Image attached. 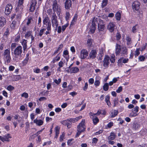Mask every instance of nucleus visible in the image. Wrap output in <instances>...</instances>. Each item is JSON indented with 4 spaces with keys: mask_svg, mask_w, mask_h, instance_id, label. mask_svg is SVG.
<instances>
[{
    "mask_svg": "<svg viewBox=\"0 0 147 147\" xmlns=\"http://www.w3.org/2000/svg\"><path fill=\"white\" fill-rule=\"evenodd\" d=\"M22 51V47L21 46H19L16 47L13 52L15 56L13 58V60L16 61H18L19 60V57L21 56Z\"/></svg>",
    "mask_w": 147,
    "mask_h": 147,
    "instance_id": "1",
    "label": "nucleus"
},
{
    "mask_svg": "<svg viewBox=\"0 0 147 147\" xmlns=\"http://www.w3.org/2000/svg\"><path fill=\"white\" fill-rule=\"evenodd\" d=\"M85 121L82 120L79 123L77 127V132L76 135V137H78L84 131L86 127L84 125Z\"/></svg>",
    "mask_w": 147,
    "mask_h": 147,
    "instance_id": "2",
    "label": "nucleus"
},
{
    "mask_svg": "<svg viewBox=\"0 0 147 147\" xmlns=\"http://www.w3.org/2000/svg\"><path fill=\"white\" fill-rule=\"evenodd\" d=\"M10 53V49H8L4 50L3 54V59L7 63H9L11 61Z\"/></svg>",
    "mask_w": 147,
    "mask_h": 147,
    "instance_id": "3",
    "label": "nucleus"
},
{
    "mask_svg": "<svg viewBox=\"0 0 147 147\" xmlns=\"http://www.w3.org/2000/svg\"><path fill=\"white\" fill-rule=\"evenodd\" d=\"M52 9L53 11L59 13L61 11L60 6L57 3V1L55 0L53 1Z\"/></svg>",
    "mask_w": 147,
    "mask_h": 147,
    "instance_id": "4",
    "label": "nucleus"
},
{
    "mask_svg": "<svg viewBox=\"0 0 147 147\" xmlns=\"http://www.w3.org/2000/svg\"><path fill=\"white\" fill-rule=\"evenodd\" d=\"M43 27H50L51 26L50 20L49 18L46 16L44 18L43 20Z\"/></svg>",
    "mask_w": 147,
    "mask_h": 147,
    "instance_id": "5",
    "label": "nucleus"
},
{
    "mask_svg": "<svg viewBox=\"0 0 147 147\" xmlns=\"http://www.w3.org/2000/svg\"><path fill=\"white\" fill-rule=\"evenodd\" d=\"M105 23L102 20L99 19V22L98 25V30L99 31H103L105 29Z\"/></svg>",
    "mask_w": 147,
    "mask_h": 147,
    "instance_id": "6",
    "label": "nucleus"
},
{
    "mask_svg": "<svg viewBox=\"0 0 147 147\" xmlns=\"http://www.w3.org/2000/svg\"><path fill=\"white\" fill-rule=\"evenodd\" d=\"M57 17L55 14L53 13L51 21L52 25L54 27H57L58 25V22L57 21Z\"/></svg>",
    "mask_w": 147,
    "mask_h": 147,
    "instance_id": "7",
    "label": "nucleus"
},
{
    "mask_svg": "<svg viewBox=\"0 0 147 147\" xmlns=\"http://www.w3.org/2000/svg\"><path fill=\"white\" fill-rule=\"evenodd\" d=\"M115 137V134L113 132L111 133L110 135L108 137L109 143L111 145H113L115 143V142L112 140H114Z\"/></svg>",
    "mask_w": 147,
    "mask_h": 147,
    "instance_id": "8",
    "label": "nucleus"
},
{
    "mask_svg": "<svg viewBox=\"0 0 147 147\" xmlns=\"http://www.w3.org/2000/svg\"><path fill=\"white\" fill-rule=\"evenodd\" d=\"M116 26L115 23L112 22H110L107 25V28L111 32H112L114 31Z\"/></svg>",
    "mask_w": 147,
    "mask_h": 147,
    "instance_id": "9",
    "label": "nucleus"
},
{
    "mask_svg": "<svg viewBox=\"0 0 147 147\" xmlns=\"http://www.w3.org/2000/svg\"><path fill=\"white\" fill-rule=\"evenodd\" d=\"M12 9V6L11 4H7L5 7V13L7 15H9L11 12Z\"/></svg>",
    "mask_w": 147,
    "mask_h": 147,
    "instance_id": "10",
    "label": "nucleus"
},
{
    "mask_svg": "<svg viewBox=\"0 0 147 147\" xmlns=\"http://www.w3.org/2000/svg\"><path fill=\"white\" fill-rule=\"evenodd\" d=\"M88 53L87 51L85 49H82L81 51L80 58L82 59H85L88 55Z\"/></svg>",
    "mask_w": 147,
    "mask_h": 147,
    "instance_id": "11",
    "label": "nucleus"
},
{
    "mask_svg": "<svg viewBox=\"0 0 147 147\" xmlns=\"http://www.w3.org/2000/svg\"><path fill=\"white\" fill-rule=\"evenodd\" d=\"M37 3L36 0H32L30 2V11L32 12L34 11L35 9V6Z\"/></svg>",
    "mask_w": 147,
    "mask_h": 147,
    "instance_id": "12",
    "label": "nucleus"
},
{
    "mask_svg": "<svg viewBox=\"0 0 147 147\" xmlns=\"http://www.w3.org/2000/svg\"><path fill=\"white\" fill-rule=\"evenodd\" d=\"M140 3L137 1L134 2L132 4V8L134 11H137L140 8Z\"/></svg>",
    "mask_w": 147,
    "mask_h": 147,
    "instance_id": "13",
    "label": "nucleus"
},
{
    "mask_svg": "<svg viewBox=\"0 0 147 147\" xmlns=\"http://www.w3.org/2000/svg\"><path fill=\"white\" fill-rule=\"evenodd\" d=\"M97 54V53L96 50H92L89 54V57L90 59H94L96 57Z\"/></svg>",
    "mask_w": 147,
    "mask_h": 147,
    "instance_id": "14",
    "label": "nucleus"
},
{
    "mask_svg": "<svg viewBox=\"0 0 147 147\" xmlns=\"http://www.w3.org/2000/svg\"><path fill=\"white\" fill-rule=\"evenodd\" d=\"M110 57L108 56H105L103 61V66L104 67H108L109 63Z\"/></svg>",
    "mask_w": 147,
    "mask_h": 147,
    "instance_id": "15",
    "label": "nucleus"
},
{
    "mask_svg": "<svg viewBox=\"0 0 147 147\" xmlns=\"http://www.w3.org/2000/svg\"><path fill=\"white\" fill-rule=\"evenodd\" d=\"M121 46L117 44L115 46V54L116 56L119 55L121 54Z\"/></svg>",
    "mask_w": 147,
    "mask_h": 147,
    "instance_id": "16",
    "label": "nucleus"
},
{
    "mask_svg": "<svg viewBox=\"0 0 147 147\" xmlns=\"http://www.w3.org/2000/svg\"><path fill=\"white\" fill-rule=\"evenodd\" d=\"M141 125L138 122H135L133 123L132 125V128L134 130H137L140 128Z\"/></svg>",
    "mask_w": 147,
    "mask_h": 147,
    "instance_id": "17",
    "label": "nucleus"
},
{
    "mask_svg": "<svg viewBox=\"0 0 147 147\" xmlns=\"http://www.w3.org/2000/svg\"><path fill=\"white\" fill-rule=\"evenodd\" d=\"M24 0H19L18 2V6L16 8V10H17V9L19 10L20 11H22L23 8L22 4L23 3Z\"/></svg>",
    "mask_w": 147,
    "mask_h": 147,
    "instance_id": "18",
    "label": "nucleus"
},
{
    "mask_svg": "<svg viewBox=\"0 0 147 147\" xmlns=\"http://www.w3.org/2000/svg\"><path fill=\"white\" fill-rule=\"evenodd\" d=\"M33 122L36 124L37 125L40 126L43 125V121L40 119H36L33 121Z\"/></svg>",
    "mask_w": 147,
    "mask_h": 147,
    "instance_id": "19",
    "label": "nucleus"
},
{
    "mask_svg": "<svg viewBox=\"0 0 147 147\" xmlns=\"http://www.w3.org/2000/svg\"><path fill=\"white\" fill-rule=\"evenodd\" d=\"M6 19L4 17H0V27H3L6 24Z\"/></svg>",
    "mask_w": 147,
    "mask_h": 147,
    "instance_id": "20",
    "label": "nucleus"
},
{
    "mask_svg": "<svg viewBox=\"0 0 147 147\" xmlns=\"http://www.w3.org/2000/svg\"><path fill=\"white\" fill-rule=\"evenodd\" d=\"M21 43L23 46V50L25 51L27 48V40L24 39H22Z\"/></svg>",
    "mask_w": 147,
    "mask_h": 147,
    "instance_id": "21",
    "label": "nucleus"
},
{
    "mask_svg": "<svg viewBox=\"0 0 147 147\" xmlns=\"http://www.w3.org/2000/svg\"><path fill=\"white\" fill-rule=\"evenodd\" d=\"M71 6V2L70 0H67L65 3V8L66 9H69Z\"/></svg>",
    "mask_w": 147,
    "mask_h": 147,
    "instance_id": "22",
    "label": "nucleus"
},
{
    "mask_svg": "<svg viewBox=\"0 0 147 147\" xmlns=\"http://www.w3.org/2000/svg\"><path fill=\"white\" fill-rule=\"evenodd\" d=\"M99 19H100L97 18L96 17H94L92 21V26L96 27V23H98V21L99 22Z\"/></svg>",
    "mask_w": 147,
    "mask_h": 147,
    "instance_id": "23",
    "label": "nucleus"
},
{
    "mask_svg": "<svg viewBox=\"0 0 147 147\" xmlns=\"http://www.w3.org/2000/svg\"><path fill=\"white\" fill-rule=\"evenodd\" d=\"M118 113V111L115 110H112L110 114L111 117H114L117 115Z\"/></svg>",
    "mask_w": 147,
    "mask_h": 147,
    "instance_id": "24",
    "label": "nucleus"
},
{
    "mask_svg": "<svg viewBox=\"0 0 147 147\" xmlns=\"http://www.w3.org/2000/svg\"><path fill=\"white\" fill-rule=\"evenodd\" d=\"M127 51L126 48L123 46H121V54L123 55H127Z\"/></svg>",
    "mask_w": 147,
    "mask_h": 147,
    "instance_id": "25",
    "label": "nucleus"
},
{
    "mask_svg": "<svg viewBox=\"0 0 147 147\" xmlns=\"http://www.w3.org/2000/svg\"><path fill=\"white\" fill-rule=\"evenodd\" d=\"M11 137L10 136V135L9 134H7V135L3 137V139L2 141L4 142V141L9 142V139L11 138Z\"/></svg>",
    "mask_w": 147,
    "mask_h": 147,
    "instance_id": "26",
    "label": "nucleus"
},
{
    "mask_svg": "<svg viewBox=\"0 0 147 147\" xmlns=\"http://www.w3.org/2000/svg\"><path fill=\"white\" fill-rule=\"evenodd\" d=\"M70 70L71 73H76L79 71V69L77 67H72L70 68Z\"/></svg>",
    "mask_w": 147,
    "mask_h": 147,
    "instance_id": "27",
    "label": "nucleus"
},
{
    "mask_svg": "<svg viewBox=\"0 0 147 147\" xmlns=\"http://www.w3.org/2000/svg\"><path fill=\"white\" fill-rule=\"evenodd\" d=\"M17 22L15 21H13L10 25V27L11 29H14L16 27Z\"/></svg>",
    "mask_w": 147,
    "mask_h": 147,
    "instance_id": "28",
    "label": "nucleus"
},
{
    "mask_svg": "<svg viewBox=\"0 0 147 147\" xmlns=\"http://www.w3.org/2000/svg\"><path fill=\"white\" fill-rule=\"evenodd\" d=\"M121 13L120 12H118L115 14V17L116 19L117 20H119L121 18Z\"/></svg>",
    "mask_w": 147,
    "mask_h": 147,
    "instance_id": "29",
    "label": "nucleus"
},
{
    "mask_svg": "<svg viewBox=\"0 0 147 147\" xmlns=\"http://www.w3.org/2000/svg\"><path fill=\"white\" fill-rule=\"evenodd\" d=\"M103 90L105 91H107L109 89V84L108 83H105L103 86Z\"/></svg>",
    "mask_w": 147,
    "mask_h": 147,
    "instance_id": "30",
    "label": "nucleus"
},
{
    "mask_svg": "<svg viewBox=\"0 0 147 147\" xmlns=\"http://www.w3.org/2000/svg\"><path fill=\"white\" fill-rule=\"evenodd\" d=\"M147 133V129H142L140 131V134L142 136H143Z\"/></svg>",
    "mask_w": 147,
    "mask_h": 147,
    "instance_id": "31",
    "label": "nucleus"
},
{
    "mask_svg": "<svg viewBox=\"0 0 147 147\" xmlns=\"http://www.w3.org/2000/svg\"><path fill=\"white\" fill-rule=\"evenodd\" d=\"M46 30V29L45 28H43L41 29L39 32L38 36H41L42 35L44 32Z\"/></svg>",
    "mask_w": 147,
    "mask_h": 147,
    "instance_id": "32",
    "label": "nucleus"
},
{
    "mask_svg": "<svg viewBox=\"0 0 147 147\" xmlns=\"http://www.w3.org/2000/svg\"><path fill=\"white\" fill-rule=\"evenodd\" d=\"M47 30L46 31L45 34L46 35L50 34L51 32V28L50 27H47L46 28Z\"/></svg>",
    "mask_w": 147,
    "mask_h": 147,
    "instance_id": "33",
    "label": "nucleus"
},
{
    "mask_svg": "<svg viewBox=\"0 0 147 147\" xmlns=\"http://www.w3.org/2000/svg\"><path fill=\"white\" fill-rule=\"evenodd\" d=\"M132 112H131L129 114L130 116L131 117H136L138 115V114L135 112H134L133 109L131 110Z\"/></svg>",
    "mask_w": 147,
    "mask_h": 147,
    "instance_id": "34",
    "label": "nucleus"
},
{
    "mask_svg": "<svg viewBox=\"0 0 147 147\" xmlns=\"http://www.w3.org/2000/svg\"><path fill=\"white\" fill-rule=\"evenodd\" d=\"M108 0H103L102 4V6L103 8L107 5V4Z\"/></svg>",
    "mask_w": 147,
    "mask_h": 147,
    "instance_id": "35",
    "label": "nucleus"
},
{
    "mask_svg": "<svg viewBox=\"0 0 147 147\" xmlns=\"http://www.w3.org/2000/svg\"><path fill=\"white\" fill-rule=\"evenodd\" d=\"M145 58L144 56L140 55L138 57V59L140 61H143L145 60Z\"/></svg>",
    "mask_w": 147,
    "mask_h": 147,
    "instance_id": "36",
    "label": "nucleus"
},
{
    "mask_svg": "<svg viewBox=\"0 0 147 147\" xmlns=\"http://www.w3.org/2000/svg\"><path fill=\"white\" fill-rule=\"evenodd\" d=\"M140 54V52H139V49H137L136 51H135V53L134 54L135 57H136L137 56L139 55Z\"/></svg>",
    "mask_w": 147,
    "mask_h": 147,
    "instance_id": "37",
    "label": "nucleus"
},
{
    "mask_svg": "<svg viewBox=\"0 0 147 147\" xmlns=\"http://www.w3.org/2000/svg\"><path fill=\"white\" fill-rule=\"evenodd\" d=\"M60 128L58 126H56L55 127V134H59V133Z\"/></svg>",
    "mask_w": 147,
    "mask_h": 147,
    "instance_id": "38",
    "label": "nucleus"
},
{
    "mask_svg": "<svg viewBox=\"0 0 147 147\" xmlns=\"http://www.w3.org/2000/svg\"><path fill=\"white\" fill-rule=\"evenodd\" d=\"M70 14L68 12H67L66 13V16H65L66 20L67 21L69 20L70 17Z\"/></svg>",
    "mask_w": 147,
    "mask_h": 147,
    "instance_id": "39",
    "label": "nucleus"
},
{
    "mask_svg": "<svg viewBox=\"0 0 147 147\" xmlns=\"http://www.w3.org/2000/svg\"><path fill=\"white\" fill-rule=\"evenodd\" d=\"M126 40L127 41V44L129 45L131 44V38L129 37H127L126 39Z\"/></svg>",
    "mask_w": 147,
    "mask_h": 147,
    "instance_id": "40",
    "label": "nucleus"
},
{
    "mask_svg": "<svg viewBox=\"0 0 147 147\" xmlns=\"http://www.w3.org/2000/svg\"><path fill=\"white\" fill-rule=\"evenodd\" d=\"M99 119L97 117H95L93 119V121L94 124H96L98 122Z\"/></svg>",
    "mask_w": 147,
    "mask_h": 147,
    "instance_id": "41",
    "label": "nucleus"
},
{
    "mask_svg": "<svg viewBox=\"0 0 147 147\" xmlns=\"http://www.w3.org/2000/svg\"><path fill=\"white\" fill-rule=\"evenodd\" d=\"M69 121L68 119L66 120H63L61 122V124L63 125H67V122Z\"/></svg>",
    "mask_w": 147,
    "mask_h": 147,
    "instance_id": "42",
    "label": "nucleus"
},
{
    "mask_svg": "<svg viewBox=\"0 0 147 147\" xmlns=\"http://www.w3.org/2000/svg\"><path fill=\"white\" fill-rule=\"evenodd\" d=\"M32 35L31 32H29L26 34L25 36L26 38H28L29 37H30Z\"/></svg>",
    "mask_w": 147,
    "mask_h": 147,
    "instance_id": "43",
    "label": "nucleus"
},
{
    "mask_svg": "<svg viewBox=\"0 0 147 147\" xmlns=\"http://www.w3.org/2000/svg\"><path fill=\"white\" fill-rule=\"evenodd\" d=\"M14 89V87L11 85H9L7 87V89L9 91H11L13 90Z\"/></svg>",
    "mask_w": 147,
    "mask_h": 147,
    "instance_id": "44",
    "label": "nucleus"
},
{
    "mask_svg": "<svg viewBox=\"0 0 147 147\" xmlns=\"http://www.w3.org/2000/svg\"><path fill=\"white\" fill-rule=\"evenodd\" d=\"M22 97H23L25 98H27L28 97V94L26 92H24L21 95Z\"/></svg>",
    "mask_w": 147,
    "mask_h": 147,
    "instance_id": "45",
    "label": "nucleus"
},
{
    "mask_svg": "<svg viewBox=\"0 0 147 147\" xmlns=\"http://www.w3.org/2000/svg\"><path fill=\"white\" fill-rule=\"evenodd\" d=\"M61 81V80L60 78H59L58 80L55 79L54 80V82L57 84H59Z\"/></svg>",
    "mask_w": 147,
    "mask_h": 147,
    "instance_id": "46",
    "label": "nucleus"
},
{
    "mask_svg": "<svg viewBox=\"0 0 147 147\" xmlns=\"http://www.w3.org/2000/svg\"><path fill=\"white\" fill-rule=\"evenodd\" d=\"M87 44L88 45L90 46L92 44V39L91 38L89 39L87 41Z\"/></svg>",
    "mask_w": 147,
    "mask_h": 147,
    "instance_id": "47",
    "label": "nucleus"
},
{
    "mask_svg": "<svg viewBox=\"0 0 147 147\" xmlns=\"http://www.w3.org/2000/svg\"><path fill=\"white\" fill-rule=\"evenodd\" d=\"M118 98H116L114 100V106H115L116 105H117L118 103Z\"/></svg>",
    "mask_w": 147,
    "mask_h": 147,
    "instance_id": "48",
    "label": "nucleus"
},
{
    "mask_svg": "<svg viewBox=\"0 0 147 147\" xmlns=\"http://www.w3.org/2000/svg\"><path fill=\"white\" fill-rule=\"evenodd\" d=\"M96 27H94V26H92V28L90 29V32L91 33H93L95 31V30L96 29Z\"/></svg>",
    "mask_w": 147,
    "mask_h": 147,
    "instance_id": "49",
    "label": "nucleus"
},
{
    "mask_svg": "<svg viewBox=\"0 0 147 147\" xmlns=\"http://www.w3.org/2000/svg\"><path fill=\"white\" fill-rule=\"evenodd\" d=\"M122 90V86H120L118 88V89L116 91L117 93H119L121 92Z\"/></svg>",
    "mask_w": 147,
    "mask_h": 147,
    "instance_id": "50",
    "label": "nucleus"
},
{
    "mask_svg": "<svg viewBox=\"0 0 147 147\" xmlns=\"http://www.w3.org/2000/svg\"><path fill=\"white\" fill-rule=\"evenodd\" d=\"M68 24H66L62 26V29L63 31H64L65 30L66 28L68 26Z\"/></svg>",
    "mask_w": 147,
    "mask_h": 147,
    "instance_id": "51",
    "label": "nucleus"
},
{
    "mask_svg": "<svg viewBox=\"0 0 147 147\" xmlns=\"http://www.w3.org/2000/svg\"><path fill=\"white\" fill-rule=\"evenodd\" d=\"M41 19L40 17H39L38 18V26L39 27H40L41 26Z\"/></svg>",
    "mask_w": 147,
    "mask_h": 147,
    "instance_id": "52",
    "label": "nucleus"
},
{
    "mask_svg": "<svg viewBox=\"0 0 147 147\" xmlns=\"http://www.w3.org/2000/svg\"><path fill=\"white\" fill-rule=\"evenodd\" d=\"M16 44L15 43H13L11 44V48L12 50L16 47Z\"/></svg>",
    "mask_w": 147,
    "mask_h": 147,
    "instance_id": "53",
    "label": "nucleus"
},
{
    "mask_svg": "<svg viewBox=\"0 0 147 147\" xmlns=\"http://www.w3.org/2000/svg\"><path fill=\"white\" fill-rule=\"evenodd\" d=\"M68 120H69V119H68ZM71 124L72 123H71L69 121L67 122L66 125L68 128H70L71 127Z\"/></svg>",
    "mask_w": 147,
    "mask_h": 147,
    "instance_id": "54",
    "label": "nucleus"
},
{
    "mask_svg": "<svg viewBox=\"0 0 147 147\" xmlns=\"http://www.w3.org/2000/svg\"><path fill=\"white\" fill-rule=\"evenodd\" d=\"M139 109V107L138 106H136L133 109L134 112L137 113Z\"/></svg>",
    "mask_w": 147,
    "mask_h": 147,
    "instance_id": "55",
    "label": "nucleus"
},
{
    "mask_svg": "<svg viewBox=\"0 0 147 147\" xmlns=\"http://www.w3.org/2000/svg\"><path fill=\"white\" fill-rule=\"evenodd\" d=\"M28 60L29 57H26L24 60L23 61V63L25 64H26L28 63Z\"/></svg>",
    "mask_w": 147,
    "mask_h": 147,
    "instance_id": "56",
    "label": "nucleus"
},
{
    "mask_svg": "<svg viewBox=\"0 0 147 147\" xmlns=\"http://www.w3.org/2000/svg\"><path fill=\"white\" fill-rule=\"evenodd\" d=\"M58 65L60 67H62L64 65V63L63 61H61L59 63Z\"/></svg>",
    "mask_w": 147,
    "mask_h": 147,
    "instance_id": "57",
    "label": "nucleus"
},
{
    "mask_svg": "<svg viewBox=\"0 0 147 147\" xmlns=\"http://www.w3.org/2000/svg\"><path fill=\"white\" fill-rule=\"evenodd\" d=\"M88 82L90 84H92L94 82V80L92 78H90L88 80Z\"/></svg>",
    "mask_w": 147,
    "mask_h": 147,
    "instance_id": "58",
    "label": "nucleus"
},
{
    "mask_svg": "<svg viewBox=\"0 0 147 147\" xmlns=\"http://www.w3.org/2000/svg\"><path fill=\"white\" fill-rule=\"evenodd\" d=\"M121 37V36L120 34L119 33H117L116 35V37L117 40H119L120 38Z\"/></svg>",
    "mask_w": 147,
    "mask_h": 147,
    "instance_id": "59",
    "label": "nucleus"
},
{
    "mask_svg": "<svg viewBox=\"0 0 147 147\" xmlns=\"http://www.w3.org/2000/svg\"><path fill=\"white\" fill-rule=\"evenodd\" d=\"M98 141V139L96 138H94L92 139V143L93 144H96L97 143Z\"/></svg>",
    "mask_w": 147,
    "mask_h": 147,
    "instance_id": "60",
    "label": "nucleus"
},
{
    "mask_svg": "<svg viewBox=\"0 0 147 147\" xmlns=\"http://www.w3.org/2000/svg\"><path fill=\"white\" fill-rule=\"evenodd\" d=\"M63 47V45L62 44H61L60 45H59V47L57 49V50L59 52L60 50H61V49Z\"/></svg>",
    "mask_w": 147,
    "mask_h": 147,
    "instance_id": "61",
    "label": "nucleus"
},
{
    "mask_svg": "<svg viewBox=\"0 0 147 147\" xmlns=\"http://www.w3.org/2000/svg\"><path fill=\"white\" fill-rule=\"evenodd\" d=\"M20 35H17L15 39V41L16 42H18L19 41V40L20 38Z\"/></svg>",
    "mask_w": 147,
    "mask_h": 147,
    "instance_id": "62",
    "label": "nucleus"
},
{
    "mask_svg": "<svg viewBox=\"0 0 147 147\" xmlns=\"http://www.w3.org/2000/svg\"><path fill=\"white\" fill-rule=\"evenodd\" d=\"M110 97L109 95H107L106 96L105 98V101L107 102L109 101Z\"/></svg>",
    "mask_w": 147,
    "mask_h": 147,
    "instance_id": "63",
    "label": "nucleus"
},
{
    "mask_svg": "<svg viewBox=\"0 0 147 147\" xmlns=\"http://www.w3.org/2000/svg\"><path fill=\"white\" fill-rule=\"evenodd\" d=\"M100 84V82L99 81L96 80L94 82V85L96 86H98Z\"/></svg>",
    "mask_w": 147,
    "mask_h": 147,
    "instance_id": "64",
    "label": "nucleus"
}]
</instances>
